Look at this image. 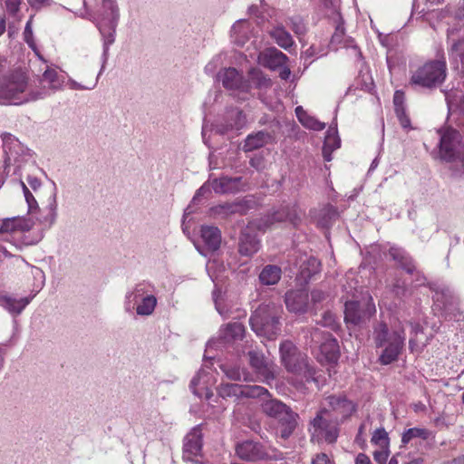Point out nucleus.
Here are the masks:
<instances>
[{
  "instance_id": "nucleus-1",
  "label": "nucleus",
  "mask_w": 464,
  "mask_h": 464,
  "mask_svg": "<svg viewBox=\"0 0 464 464\" xmlns=\"http://www.w3.org/2000/svg\"><path fill=\"white\" fill-rule=\"evenodd\" d=\"M450 124L438 130L440 135L439 157L447 162H462L464 160V121L462 118H450Z\"/></svg>"
},
{
  "instance_id": "nucleus-2",
  "label": "nucleus",
  "mask_w": 464,
  "mask_h": 464,
  "mask_svg": "<svg viewBox=\"0 0 464 464\" xmlns=\"http://www.w3.org/2000/svg\"><path fill=\"white\" fill-rule=\"evenodd\" d=\"M45 97V91L34 92L28 89L27 78L23 73H12L0 80V104L20 105Z\"/></svg>"
},
{
  "instance_id": "nucleus-3",
  "label": "nucleus",
  "mask_w": 464,
  "mask_h": 464,
  "mask_svg": "<svg viewBox=\"0 0 464 464\" xmlns=\"http://www.w3.org/2000/svg\"><path fill=\"white\" fill-rule=\"evenodd\" d=\"M282 306L273 302L260 304L249 319L252 330L260 336L274 340L280 333Z\"/></svg>"
},
{
  "instance_id": "nucleus-4",
  "label": "nucleus",
  "mask_w": 464,
  "mask_h": 464,
  "mask_svg": "<svg viewBox=\"0 0 464 464\" xmlns=\"http://www.w3.org/2000/svg\"><path fill=\"white\" fill-rule=\"evenodd\" d=\"M373 339L376 347H382L379 361L388 365L398 360L404 346L405 334L403 331L390 332L385 323H380L373 330Z\"/></svg>"
},
{
  "instance_id": "nucleus-5",
  "label": "nucleus",
  "mask_w": 464,
  "mask_h": 464,
  "mask_svg": "<svg viewBox=\"0 0 464 464\" xmlns=\"http://www.w3.org/2000/svg\"><path fill=\"white\" fill-rule=\"evenodd\" d=\"M282 363L289 372L302 375L306 382H316L315 370L308 362L306 354L301 353L291 341H284L279 347Z\"/></svg>"
},
{
  "instance_id": "nucleus-6",
  "label": "nucleus",
  "mask_w": 464,
  "mask_h": 464,
  "mask_svg": "<svg viewBox=\"0 0 464 464\" xmlns=\"http://www.w3.org/2000/svg\"><path fill=\"white\" fill-rule=\"evenodd\" d=\"M119 19L120 10L116 0H102V7L98 11L96 25L103 40L104 55H107L110 45L115 41Z\"/></svg>"
},
{
  "instance_id": "nucleus-7",
  "label": "nucleus",
  "mask_w": 464,
  "mask_h": 464,
  "mask_svg": "<svg viewBox=\"0 0 464 464\" xmlns=\"http://www.w3.org/2000/svg\"><path fill=\"white\" fill-rule=\"evenodd\" d=\"M287 219L292 220L291 214L288 208H283L273 213L271 218H267L264 224L250 223V225L242 231L239 237L238 252L240 255L250 257L258 252L260 248V241L256 235L249 232L252 227H256L258 229H265L274 222H282Z\"/></svg>"
},
{
  "instance_id": "nucleus-8",
  "label": "nucleus",
  "mask_w": 464,
  "mask_h": 464,
  "mask_svg": "<svg viewBox=\"0 0 464 464\" xmlns=\"http://www.w3.org/2000/svg\"><path fill=\"white\" fill-rule=\"evenodd\" d=\"M326 410H319L316 416L310 421L309 431L313 442H327L333 444L339 437L340 421L327 415Z\"/></svg>"
},
{
  "instance_id": "nucleus-9",
  "label": "nucleus",
  "mask_w": 464,
  "mask_h": 464,
  "mask_svg": "<svg viewBox=\"0 0 464 464\" xmlns=\"http://www.w3.org/2000/svg\"><path fill=\"white\" fill-rule=\"evenodd\" d=\"M446 77V63L431 61L419 67L411 74L410 84L432 88L440 84Z\"/></svg>"
},
{
  "instance_id": "nucleus-10",
  "label": "nucleus",
  "mask_w": 464,
  "mask_h": 464,
  "mask_svg": "<svg viewBox=\"0 0 464 464\" xmlns=\"http://www.w3.org/2000/svg\"><path fill=\"white\" fill-rule=\"evenodd\" d=\"M369 292H366L368 294ZM376 313L372 296L366 295L362 300L346 301L344 304V320L347 324L357 325L369 319Z\"/></svg>"
},
{
  "instance_id": "nucleus-11",
  "label": "nucleus",
  "mask_w": 464,
  "mask_h": 464,
  "mask_svg": "<svg viewBox=\"0 0 464 464\" xmlns=\"http://www.w3.org/2000/svg\"><path fill=\"white\" fill-rule=\"evenodd\" d=\"M204 355L205 362L203 367L198 371V374L190 382V390L198 398H204L209 400L213 396L211 388L216 384L217 378L211 372L210 368L208 365V361L212 360L213 357Z\"/></svg>"
},
{
  "instance_id": "nucleus-12",
  "label": "nucleus",
  "mask_w": 464,
  "mask_h": 464,
  "mask_svg": "<svg viewBox=\"0 0 464 464\" xmlns=\"http://www.w3.org/2000/svg\"><path fill=\"white\" fill-rule=\"evenodd\" d=\"M34 221L30 218L14 217L5 218L2 221L0 227V235L6 241H20L16 245L27 244L21 241V237L31 230L34 227Z\"/></svg>"
},
{
  "instance_id": "nucleus-13",
  "label": "nucleus",
  "mask_w": 464,
  "mask_h": 464,
  "mask_svg": "<svg viewBox=\"0 0 464 464\" xmlns=\"http://www.w3.org/2000/svg\"><path fill=\"white\" fill-rule=\"evenodd\" d=\"M320 410H326L328 416L343 421L355 411L356 405L345 395H330L324 399Z\"/></svg>"
},
{
  "instance_id": "nucleus-14",
  "label": "nucleus",
  "mask_w": 464,
  "mask_h": 464,
  "mask_svg": "<svg viewBox=\"0 0 464 464\" xmlns=\"http://www.w3.org/2000/svg\"><path fill=\"white\" fill-rule=\"evenodd\" d=\"M218 393L222 398H259L263 395L269 396L267 389L259 385H242L237 383H221L218 388Z\"/></svg>"
},
{
  "instance_id": "nucleus-15",
  "label": "nucleus",
  "mask_w": 464,
  "mask_h": 464,
  "mask_svg": "<svg viewBox=\"0 0 464 464\" xmlns=\"http://www.w3.org/2000/svg\"><path fill=\"white\" fill-rule=\"evenodd\" d=\"M389 255L401 269L405 270L407 274L414 277L412 287L417 288L426 285L425 276L417 269L414 261L403 248L392 246L389 249Z\"/></svg>"
},
{
  "instance_id": "nucleus-16",
  "label": "nucleus",
  "mask_w": 464,
  "mask_h": 464,
  "mask_svg": "<svg viewBox=\"0 0 464 464\" xmlns=\"http://www.w3.org/2000/svg\"><path fill=\"white\" fill-rule=\"evenodd\" d=\"M249 358V365L257 377L270 383L276 378L275 363L267 359L262 352L250 349L246 352Z\"/></svg>"
},
{
  "instance_id": "nucleus-17",
  "label": "nucleus",
  "mask_w": 464,
  "mask_h": 464,
  "mask_svg": "<svg viewBox=\"0 0 464 464\" xmlns=\"http://www.w3.org/2000/svg\"><path fill=\"white\" fill-rule=\"evenodd\" d=\"M311 343L319 345L321 354L328 362H335L339 358V345L335 338L329 333L314 329L311 333Z\"/></svg>"
},
{
  "instance_id": "nucleus-18",
  "label": "nucleus",
  "mask_w": 464,
  "mask_h": 464,
  "mask_svg": "<svg viewBox=\"0 0 464 464\" xmlns=\"http://www.w3.org/2000/svg\"><path fill=\"white\" fill-rule=\"evenodd\" d=\"M3 141V150L5 155V169L10 165L20 162L29 156V150L25 148L14 135L3 133L1 135Z\"/></svg>"
},
{
  "instance_id": "nucleus-19",
  "label": "nucleus",
  "mask_w": 464,
  "mask_h": 464,
  "mask_svg": "<svg viewBox=\"0 0 464 464\" xmlns=\"http://www.w3.org/2000/svg\"><path fill=\"white\" fill-rule=\"evenodd\" d=\"M245 334V327L240 323H232L226 325L219 332V337L217 340H210L206 348V353H210L213 349L226 347L237 340H241Z\"/></svg>"
},
{
  "instance_id": "nucleus-20",
  "label": "nucleus",
  "mask_w": 464,
  "mask_h": 464,
  "mask_svg": "<svg viewBox=\"0 0 464 464\" xmlns=\"http://www.w3.org/2000/svg\"><path fill=\"white\" fill-rule=\"evenodd\" d=\"M157 299L154 295H140L130 292L126 296L125 309L129 313L136 310L139 315H150L155 309Z\"/></svg>"
},
{
  "instance_id": "nucleus-21",
  "label": "nucleus",
  "mask_w": 464,
  "mask_h": 464,
  "mask_svg": "<svg viewBox=\"0 0 464 464\" xmlns=\"http://www.w3.org/2000/svg\"><path fill=\"white\" fill-rule=\"evenodd\" d=\"M218 80L227 90L238 92L245 95L249 92L251 88L248 81H246L243 75L235 68H225L219 72Z\"/></svg>"
},
{
  "instance_id": "nucleus-22",
  "label": "nucleus",
  "mask_w": 464,
  "mask_h": 464,
  "mask_svg": "<svg viewBox=\"0 0 464 464\" xmlns=\"http://www.w3.org/2000/svg\"><path fill=\"white\" fill-rule=\"evenodd\" d=\"M246 124V116L237 108L227 111L223 120L215 125V130L220 134H227L229 131L239 130Z\"/></svg>"
},
{
  "instance_id": "nucleus-23",
  "label": "nucleus",
  "mask_w": 464,
  "mask_h": 464,
  "mask_svg": "<svg viewBox=\"0 0 464 464\" xmlns=\"http://www.w3.org/2000/svg\"><path fill=\"white\" fill-rule=\"evenodd\" d=\"M34 296V295H23L19 292H6L0 296V305L13 314H19Z\"/></svg>"
},
{
  "instance_id": "nucleus-24",
  "label": "nucleus",
  "mask_w": 464,
  "mask_h": 464,
  "mask_svg": "<svg viewBox=\"0 0 464 464\" xmlns=\"http://www.w3.org/2000/svg\"><path fill=\"white\" fill-rule=\"evenodd\" d=\"M201 450L202 433L199 426H197L185 437L183 459L186 461H196V458L200 456Z\"/></svg>"
},
{
  "instance_id": "nucleus-25",
  "label": "nucleus",
  "mask_w": 464,
  "mask_h": 464,
  "mask_svg": "<svg viewBox=\"0 0 464 464\" xmlns=\"http://www.w3.org/2000/svg\"><path fill=\"white\" fill-rule=\"evenodd\" d=\"M236 453L240 459L247 461L263 459L267 457L263 446L253 440L238 443L236 447Z\"/></svg>"
},
{
  "instance_id": "nucleus-26",
  "label": "nucleus",
  "mask_w": 464,
  "mask_h": 464,
  "mask_svg": "<svg viewBox=\"0 0 464 464\" xmlns=\"http://www.w3.org/2000/svg\"><path fill=\"white\" fill-rule=\"evenodd\" d=\"M64 82L63 76L56 70L47 68L39 80L40 87L34 92H46V97L61 90Z\"/></svg>"
},
{
  "instance_id": "nucleus-27",
  "label": "nucleus",
  "mask_w": 464,
  "mask_h": 464,
  "mask_svg": "<svg viewBox=\"0 0 464 464\" xmlns=\"http://www.w3.org/2000/svg\"><path fill=\"white\" fill-rule=\"evenodd\" d=\"M213 190L218 194H226V193H237L241 190H245L246 184L243 183L241 177H221L219 179H215L210 183Z\"/></svg>"
},
{
  "instance_id": "nucleus-28",
  "label": "nucleus",
  "mask_w": 464,
  "mask_h": 464,
  "mask_svg": "<svg viewBox=\"0 0 464 464\" xmlns=\"http://www.w3.org/2000/svg\"><path fill=\"white\" fill-rule=\"evenodd\" d=\"M287 61L288 57L275 47L267 48L258 55V63L273 71L285 65Z\"/></svg>"
},
{
  "instance_id": "nucleus-29",
  "label": "nucleus",
  "mask_w": 464,
  "mask_h": 464,
  "mask_svg": "<svg viewBox=\"0 0 464 464\" xmlns=\"http://www.w3.org/2000/svg\"><path fill=\"white\" fill-rule=\"evenodd\" d=\"M270 397V393L269 396L263 395L262 397H259V399L262 401V410L267 416L277 419L279 420L293 411L282 401L276 399H271Z\"/></svg>"
},
{
  "instance_id": "nucleus-30",
  "label": "nucleus",
  "mask_w": 464,
  "mask_h": 464,
  "mask_svg": "<svg viewBox=\"0 0 464 464\" xmlns=\"http://www.w3.org/2000/svg\"><path fill=\"white\" fill-rule=\"evenodd\" d=\"M320 261L314 257L309 256L303 261L300 271L296 276V282L300 286L306 285L313 277L320 272Z\"/></svg>"
},
{
  "instance_id": "nucleus-31",
  "label": "nucleus",
  "mask_w": 464,
  "mask_h": 464,
  "mask_svg": "<svg viewBox=\"0 0 464 464\" xmlns=\"http://www.w3.org/2000/svg\"><path fill=\"white\" fill-rule=\"evenodd\" d=\"M338 20L336 21L335 30L331 39V44L343 48H353L355 50L357 54L361 56V53L357 50L354 41L345 35V29L343 26V20L339 14H337Z\"/></svg>"
},
{
  "instance_id": "nucleus-32",
  "label": "nucleus",
  "mask_w": 464,
  "mask_h": 464,
  "mask_svg": "<svg viewBox=\"0 0 464 464\" xmlns=\"http://www.w3.org/2000/svg\"><path fill=\"white\" fill-rule=\"evenodd\" d=\"M285 302L290 312L304 313L308 306V292H285Z\"/></svg>"
},
{
  "instance_id": "nucleus-33",
  "label": "nucleus",
  "mask_w": 464,
  "mask_h": 464,
  "mask_svg": "<svg viewBox=\"0 0 464 464\" xmlns=\"http://www.w3.org/2000/svg\"><path fill=\"white\" fill-rule=\"evenodd\" d=\"M210 210L214 217L226 218L236 213H239L241 215L245 214L246 212V207L244 201L237 200L215 206Z\"/></svg>"
},
{
  "instance_id": "nucleus-34",
  "label": "nucleus",
  "mask_w": 464,
  "mask_h": 464,
  "mask_svg": "<svg viewBox=\"0 0 464 464\" xmlns=\"http://www.w3.org/2000/svg\"><path fill=\"white\" fill-rule=\"evenodd\" d=\"M201 238L205 247L208 251H216L221 244V232L214 226H202L200 229Z\"/></svg>"
},
{
  "instance_id": "nucleus-35",
  "label": "nucleus",
  "mask_w": 464,
  "mask_h": 464,
  "mask_svg": "<svg viewBox=\"0 0 464 464\" xmlns=\"http://www.w3.org/2000/svg\"><path fill=\"white\" fill-rule=\"evenodd\" d=\"M251 34V24L247 20H238L231 28L232 41L238 46H243L249 39Z\"/></svg>"
},
{
  "instance_id": "nucleus-36",
  "label": "nucleus",
  "mask_w": 464,
  "mask_h": 464,
  "mask_svg": "<svg viewBox=\"0 0 464 464\" xmlns=\"http://www.w3.org/2000/svg\"><path fill=\"white\" fill-rule=\"evenodd\" d=\"M282 277V268L276 265H266L259 273L258 279L263 285H275Z\"/></svg>"
},
{
  "instance_id": "nucleus-37",
  "label": "nucleus",
  "mask_w": 464,
  "mask_h": 464,
  "mask_svg": "<svg viewBox=\"0 0 464 464\" xmlns=\"http://www.w3.org/2000/svg\"><path fill=\"white\" fill-rule=\"evenodd\" d=\"M57 218V200L56 193L54 192L48 199V205L44 209L43 214L39 218V222L44 227H51Z\"/></svg>"
},
{
  "instance_id": "nucleus-38",
  "label": "nucleus",
  "mask_w": 464,
  "mask_h": 464,
  "mask_svg": "<svg viewBox=\"0 0 464 464\" xmlns=\"http://www.w3.org/2000/svg\"><path fill=\"white\" fill-rule=\"evenodd\" d=\"M337 210L332 205L323 207L315 215L314 219L318 227L323 228L329 227L337 218Z\"/></svg>"
},
{
  "instance_id": "nucleus-39",
  "label": "nucleus",
  "mask_w": 464,
  "mask_h": 464,
  "mask_svg": "<svg viewBox=\"0 0 464 464\" xmlns=\"http://www.w3.org/2000/svg\"><path fill=\"white\" fill-rule=\"evenodd\" d=\"M295 115L299 122L306 129L313 130H322L325 128V124L321 122L314 116L307 113L302 106L295 108Z\"/></svg>"
},
{
  "instance_id": "nucleus-40",
  "label": "nucleus",
  "mask_w": 464,
  "mask_h": 464,
  "mask_svg": "<svg viewBox=\"0 0 464 464\" xmlns=\"http://www.w3.org/2000/svg\"><path fill=\"white\" fill-rule=\"evenodd\" d=\"M271 37L283 49L289 51L295 42L292 35L285 30L284 26L278 25L270 32Z\"/></svg>"
},
{
  "instance_id": "nucleus-41",
  "label": "nucleus",
  "mask_w": 464,
  "mask_h": 464,
  "mask_svg": "<svg viewBox=\"0 0 464 464\" xmlns=\"http://www.w3.org/2000/svg\"><path fill=\"white\" fill-rule=\"evenodd\" d=\"M297 417L298 415L292 411L283 419L279 420L278 432L282 439L286 440L292 435L297 425Z\"/></svg>"
},
{
  "instance_id": "nucleus-42",
  "label": "nucleus",
  "mask_w": 464,
  "mask_h": 464,
  "mask_svg": "<svg viewBox=\"0 0 464 464\" xmlns=\"http://www.w3.org/2000/svg\"><path fill=\"white\" fill-rule=\"evenodd\" d=\"M270 135L265 131H258L256 134L248 135L244 143V150L251 151L263 147L269 140Z\"/></svg>"
},
{
  "instance_id": "nucleus-43",
  "label": "nucleus",
  "mask_w": 464,
  "mask_h": 464,
  "mask_svg": "<svg viewBox=\"0 0 464 464\" xmlns=\"http://www.w3.org/2000/svg\"><path fill=\"white\" fill-rule=\"evenodd\" d=\"M220 369L224 374L232 381H250L251 374L245 369L240 370L237 366H230L227 364H221Z\"/></svg>"
},
{
  "instance_id": "nucleus-44",
  "label": "nucleus",
  "mask_w": 464,
  "mask_h": 464,
  "mask_svg": "<svg viewBox=\"0 0 464 464\" xmlns=\"http://www.w3.org/2000/svg\"><path fill=\"white\" fill-rule=\"evenodd\" d=\"M334 129L330 127L325 137V140L323 147V157L325 161L332 160V151L340 147V140L331 132Z\"/></svg>"
},
{
  "instance_id": "nucleus-45",
  "label": "nucleus",
  "mask_w": 464,
  "mask_h": 464,
  "mask_svg": "<svg viewBox=\"0 0 464 464\" xmlns=\"http://www.w3.org/2000/svg\"><path fill=\"white\" fill-rule=\"evenodd\" d=\"M213 300L217 311L222 316H227L230 312V304L227 302V292H213Z\"/></svg>"
},
{
  "instance_id": "nucleus-46",
  "label": "nucleus",
  "mask_w": 464,
  "mask_h": 464,
  "mask_svg": "<svg viewBox=\"0 0 464 464\" xmlns=\"http://www.w3.org/2000/svg\"><path fill=\"white\" fill-rule=\"evenodd\" d=\"M430 437V431L427 429L423 428H411L402 433L401 436V443L403 445H407L415 438H420L422 440H427Z\"/></svg>"
},
{
  "instance_id": "nucleus-47",
  "label": "nucleus",
  "mask_w": 464,
  "mask_h": 464,
  "mask_svg": "<svg viewBox=\"0 0 464 464\" xmlns=\"http://www.w3.org/2000/svg\"><path fill=\"white\" fill-rule=\"evenodd\" d=\"M446 101L449 109V114L450 118L460 117L464 121V96L462 97L460 103L454 102L450 93H446Z\"/></svg>"
},
{
  "instance_id": "nucleus-48",
  "label": "nucleus",
  "mask_w": 464,
  "mask_h": 464,
  "mask_svg": "<svg viewBox=\"0 0 464 464\" xmlns=\"http://www.w3.org/2000/svg\"><path fill=\"white\" fill-rule=\"evenodd\" d=\"M24 40L28 44V46L34 51V53L42 59L40 54V51L37 48V45L34 41L33 27H32V18H30L24 27Z\"/></svg>"
},
{
  "instance_id": "nucleus-49",
  "label": "nucleus",
  "mask_w": 464,
  "mask_h": 464,
  "mask_svg": "<svg viewBox=\"0 0 464 464\" xmlns=\"http://www.w3.org/2000/svg\"><path fill=\"white\" fill-rule=\"evenodd\" d=\"M250 80L256 85V87L268 88L271 87L272 82L269 78L266 77L260 71L252 70L249 72Z\"/></svg>"
},
{
  "instance_id": "nucleus-50",
  "label": "nucleus",
  "mask_w": 464,
  "mask_h": 464,
  "mask_svg": "<svg viewBox=\"0 0 464 464\" xmlns=\"http://www.w3.org/2000/svg\"><path fill=\"white\" fill-rule=\"evenodd\" d=\"M20 185L22 187L24 196L25 201L28 206V212L31 213L34 209L38 208V203H37L34 196L33 195V193L30 191V189L27 188V186L23 181H20Z\"/></svg>"
},
{
  "instance_id": "nucleus-51",
  "label": "nucleus",
  "mask_w": 464,
  "mask_h": 464,
  "mask_svg": "<svg viewBox=\"0 0 464 464\" xmlns=\"http://www.w3.org/2000/svg\"><path fill=\"white\" fill-rule=\"evenodd\" d=\"M102 69H103V66L102 67ZM102 70L100 71L99 74L97 75L96 79L92 82L91 85H82L79 82H77L76 81L72 80V79H69L68 80V86L71 90H79V91H82V90H92L94 89V87L97 85L98 83V80H99V76L101 75Z\"/></svg>"
},
{
  "instance_id": "nucleus-52",
  "label": "nucleus",
  "mask_w": 464,
  "mask_h": 464,
  "mask_svg": "<svg viewBox=\"0 0 464 464\" xmlns=\"http://www.w3.org/2000/svg\"><path fill=\"white\" fill-rule=\"evenodd\" d=\"M373 444L386 445L388 443V433L383 428L377 429L371 440Z\"/></svg>"
},
{
  "instance_id": "nucleus-53",
  "label": "nucleus",
  "mask_w": 464,
  "mask_h": 464,
  "mask_svg": "<svg viewBox=\"0 0 464 464\" xmlns=\"http://www.w3.org/2000/svg\"><path fill=\"white\" fill-rule=\"evenodd\" d=\"M289 24L294 33L297 36H301L305 33V26L303 21L300 18H291L289 20Z\"/></svg>"
},
{
  "instance_id": "nucleus-54",
  "label": "nucleus",
  "mask_w": 464,
  "mask_h": 464,
  "mask_svg": "<svg viewBox=\"0 0 464 464\" xmlns=\"http://www.w3.org/2000/svg\"><path fill=\"white\" fill-rule=\"evenodd\" d=\"M395 113L402 128L406 129L410 127L411 121L406 114L405 107H397Z\"/></svg>"
},
{
  "instance_id": "nucleus-55",
  "label": "nucleus",
  "mask_w": 464,
  "mask_h": 464,
  "mask_svg": "<svg viewBox=\"0 0 464 464\" xmlns=\"http://www.w3.org/2000/svg\"><path fill=\"white\" fill-rule=\"evenodd\" d=\"M32 275L36 281L34 287L41 290L44 285V274L43 270L38 267H34L32 269Z\"/></svg>"
},
{
  "instance_id": "nucleus-56",
  "label": "nucleus",
  "mask_w": 464,
  "mask_h": 464,
  "mask_svg": "<svg viewBox=\"0 0 464 464\" xmlns=\"http://www.w3.org/2000/svg\"><path fill=\"white\" fill-rule=\"evenodd\" d=\"M320 324L323 326L330 327L332 329H334L335 327V319L333 314L330 312H325L323 315L322 320L320 321Z\"/></svg>"
},
{
  "instance_id": "nucleus-57",
  "label": "nucleus",
  "mask_w": 464,
  "mask_h": 464,
  "mask_svg": "<svg viewBox=\"0 0 464 464\" xmlns=\"http://www.w3.org/2000/svg\"><path fill=\"white\" fill-rule=\"evenodd\" d=\"M304 55L306 57H315V58H318V57H321V56L324 55L326 53L324 50H319L318 48H316L313 44L308 49H306L304 52Z\"/></svg>"
},
{
  "instance_id": "nucleus-58",
  "label": "nucleus",
  "mask_w": 464,
  "mask_h": 464,
  "mask_svg": "<svg viewBox=\"0 0 464 464\" xmlns=\"http://www.w3.org/2000/svg\"><path fill=\"white\" fill-rule=\"evenodd\" d=\"M374 460L379 464H384L388 459L386 450H378L373 453Z\"/></svg>"
},
{
  "instance_id": "nucleus-59",
  "label": "nucleus",
  "mask_w": 464,
  "mask_h": 464,
  "mask_svg": "<svg viewBox=\"0 0 464 464\" xmlns=\"http://www.w3.org/2000/svg\"><path fill=\"white\" fill-rule=\"evenodd\" d=\"M403 100H404L403 92L396 91L394 93V96H393V103H394L395 109H397V107H404Z\"/></svg>"
},
{
  "instance_id": "nucleus-60",
  "label": "nucleus",
  "mask_w": 464,
  "mask_h": 464,
  "mask_svg": "<svg viewBox=\"0 0 464 464\" xmlns=\"http://www.w3.org/2000/svg\"><path fill=\"white\" fill-rule=\"evenodd\" d=\"M312 464H333L328 456L324 453L318 454L314 459Z\"/></svg>"
},
{
  "instance_id": "nucleus-61",
  "label": "nucleus",
  "mask_w": 464,
  "mask_h": 464,
  "mask_svg": "<svg viewBox=\"0 0 464 464\" xmlns=\"http://www.w3.org/2000/svg\"><path fill=\"white\" fill-rule=\"evenodd\" d=\"M209 191V186L208 184H204L198 188L196 195L193 197V202L198 201L200 197L205 196V194L208 193Z\"/></svg>"
},
{
  "instance_id": "nucleus-62",
  "label": "nucleus",
  "mask_w": 464,
  "mask_h": 464,
  "mask_svg": "<svg viewBox=\"0 0 464 464\" xmlns=\"http://www.w3.org/2000/svg\"><path fill=\"white\" fill-rule=\"evenodd\" d=\"M21 0H6L7 10L11 13H15L18 10Z\"/></svg>"
},
{
  "instance_id": "nucleus-63",
  "label": "nucleus",
  "mask_w": 464,
  "mask_h": 464,
  "mask_svg": "<svg viewBox=\"0 0 464 464\" xmlns=\"http://www.w3.org/2000/svg\"><path fill=\"white\" fill-rule=\"evenodd\" d=\"M27 182L34 191H36L41 186V181L36 177L29 176L27 178Z\"/></svg>"
},
{
  "instance_id": "nucleus-64",
  "label": "nucleus",
  "mask_w": 464,
  "mask_h": 464,
  "mask_svg": "<svg viewBox=\"0 0 464 464\" xmlns=\"http://www.w3.org/2000/svg\"><path fill=\"white\" fill-rule=\"evenodd\" d=\"M355 464H371V459L366 454L359 453L355 459Z\"/></svg>"
}]
</instances>
